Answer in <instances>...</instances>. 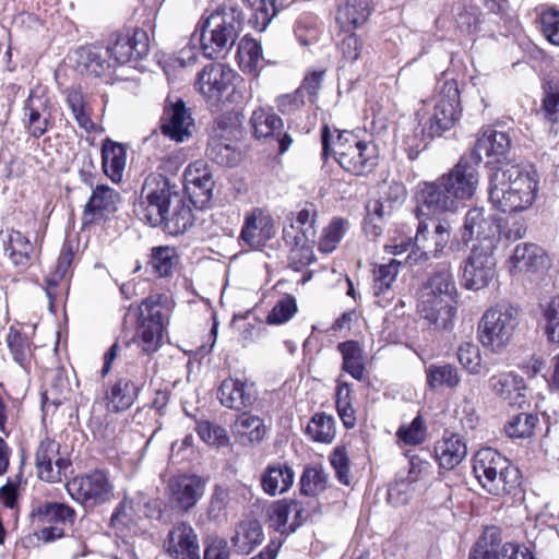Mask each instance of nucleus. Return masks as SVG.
<instances>
[{
  "instance_id": "nucleus-1",
  "label": "nucleus",
  "mask_w": 559,
  "mask_h": 559,
  "mask_svg": "<svg viewBox=\"0 0 559 559\" xmlns=\"http://www.w3.org/2000/svg\"><path fill=\"white\" fill-rule=\"evenodd\" d=\"M134 211L141 221L153 227L164 225L173 235L183 234L193 223L190 206L177 187L160 174L153 173L145 178Z\"/></svg>"
},
{
  "instance_id": "nucleus-2",
  "label": "nucleus",
  "mask_w": 559,
  "mask_h": 559,
  "mask_svg": "<svg viewBox=\"0 0 559 559\" xmlns=\"http://www.w3.org/2000/svg\"><path fill=\"white\" fill-rule=\"evenodd\" d=\"M536 173L519 164H506L490 177L489 200L502 212H521L532 206L537 191Z\"/></svg>"
},
{
  "instance_id": "nucleus-3",
  "label": "nucleus",
  "mask_w": 559,
  "mask_h": 559,
  "mask_svg": "<svg viewBox=\"0 0 559 559\" xmlns=\"http://www.w3.org/2000/svg\"><path fill=\"white\" fill-rule=\"evenodd\" d=\"M323 155L332 153L340 166L355 176L371 173L378 164L379 151L372 141H362L352 131L331 132L324 126L321 134Z\"/></svg>"
},
{
  "instance_id": "nucleus-4",
  "label": "nucleus",
  "mask_w": 559,
  "mask_h": 559,
  "mask_svg": "<svg viewBox=\"0 0 559 559\" xmlns=\"http://www.w3.org/2000/svg\"><path fill=\"white\" fill-rule=\"evenodd\" d=\"M242 11L231 1L225 2L199 23L201 50L209 59L228 55L240 31Z\"/></svg>"
},
{
  "instance_id": "nucleus-5",
  "label": "nucleus",
  "mask_w": 559,
  "mask_h": 559,
  "mask_svg": "<svg viewBox=\"0 0 559 559\" xmlns=\"http://www.w3.org/2000/svg\"><path fill=\"white\" fill-rule=\"evenodd\" d=\"M416 115L429 136H440L453 128L461 116L457 82L443 74L437 81L435 94L421 102Z\"/></svg>"
},
{
  "instance_id": "nucleus-6",
  "label": "nucleus",
  "mask_w": 559,
  "mask_h": 559,
  "mask_svg": "<svg viewBox=\"0 0 559 559\" xmlns=\"http://www.w3.org/2000/svg\"><path fill=\"white\" fill-rule=\"evenodd\" d=\"M456 286L450 267L436 271L423 286L418 311L437 328H447L454 316Z\"/></svg>"
},
{
  "instance_id": "nucleus-7",
  "label": "nucleus",
  "mask_w": 559,
  "mask_h": 559,
  "mask_svg": "<svg viewBox=\"0 0 559 559\" xmlns=\"http://www.w3.org/2000/svg\"><path fill=\"white\" fill-rule=\"evenodd\" d=\"M526 227L523 222L514 217L508 218L502 225V219L486 214L483 207H473L467 211L464 217L461 237L463 242L477 240L474 246L498 247L501 239L515 241L524 237Z\"/></svg>"
},
{
  "instance_id": "nucleus-8",
  "label": "nucleus",
  "mask_w": 559,
  "mask_h": 559,
  "mask_svg": "<svg viewBox=\"0 0 559 559\" xmlns=\"http://www.w3.org/2000/svg\"><path fill=\"white\" fill-rule=\"evenodd\" d=\"M473 472L481 487L493 496L511 495L521 484L520 471L492 448L476 452Z\"/></svg>"
},
{
  "instance_id": "nucleus-9",
  "label": "nucleus",
  "mask_w": 559,
  "mask_h": 559,
  "mask_svg": "<svg viewBox=\"0 0 559 559\" xmlns=\"http://www.w3.org/2000/svg\"><path fill=\"white\" fill-rule=\"evenodd\" d=\"M519 324V309L508 305H496L487 309L477 326V338L488 350L500 354L511 342Z\"/></svg>"
},
{
  "instance_id": "nucleus-10",
  "label": "nucleus",
  "mask_w": 559,
  "mask_h": 559,
  "mask_svg": "<svg viewBox=\"0 0 559 559\" xmlns=\"http://www.w3.org/2000/svg\"><path fill=\"white\" fill-rule=\"evenodd\" d=\"M496 249L497 247L487 243L472 247L460 266L464 288L477 292L489 286L497 273V260L493 254Z\"/></svg>"
},
{
  "instance_id": "nucleus-11",
  "label": "nucleus",
  "mask_w": 559,
  "mask_h": 559,
  "mask_svg": "<svg viewBox=\"0 0 559 559\" xmlns=\"http://www.w3.org/2000/svg\"><path fill=\"white\" fill-rule=\"evenodd\" d=\"M451 238V226L447 221H439L433 230L428 225L419 222L414 238L413 250L408 253L406 262L418 265L431 259L441 257Z\"/></svg>"
},
{
  "instance_id": "nucleus-12",
  "label": "nucleus",
  "mask_w": 559,
  "mask_h": 559,
  "mask_svg": "<svg viewBox=\"0 0 559 559\" xmlns=\"http://www.w3.org/2000/svg\"><path fill=\"white\" fill-rule=\"evenodd\" d=\"M139 311L134 342L142 353L151 355L158 350L163 342L165 322L162 307L154 298H146Z\"/></svg>"
},
{
  "instance_id": "nucleus-13",
  "label": "nucleus",
  "mask_w": 559,
  "mask_h": 559,
  "mask_svg": "<svg viewBox=\"0 0 559 559\" xmlns=\"http://www.w3.org/2000/svg\"><path fill=\"white\" fill-rule=\"evenodd\" d=\"M237 132L236 127L227 126L223 119L217 120L207 142L206 156L219 166H237L242 158Z\"/></svg>"
},
{
  "instance_id": "nucleus-14",
  "label": "nucleus",
  "mask_w": 559,
  "mask_h": 559,
  "mask_svg": "<svg viewBox=\"0 0 559 559\" xmlns=\"http://www.w3.org/2000/svg\"><path fill=\"white\" fill-rule=\"evenodd\" d=\"M35 465L40 479L48 483L61 481L71 465L70 452L57 441L46 438L36 450Z\"/></svg>"
},
{
  "instance_id": "nucleus-15",
  "label": "nucleus",
  "mask_w": 559,
  "mask_h": 559,
  "mask_svg": "<svg viewBox=\"0 0 559 559\" xmlns=\"http://www.w3.org/2000/svg\"><path fill=\"white\" fill-rule=\"evenodd\" d=\"M150 51L148 35L144 29H126L112 35L107 53L117 64L143 59Z\"/></svg>"
},
{
  "instance_id": "nucleus-16",
  "label": "nucleus",
  "mask_w": 559,
  "mask_h": 559,
  "mask_svg": "<svg viewBox=\"0 0 559 559\" xmlns=\"http://www.w3.org/2000/svg\"><path fill=\"white\" fill-rule=\"evenodd\" d=\"M50 98L45 88L36 86L31 90L23 105L22 123L29 136L39 139L50 127Z\"/></svg>"
},
{
  "instance_id": "nucleus-17",
  "label": "nucleus",
  "mask_w": 559,
  "mask_h": 559,
  "mask_svg": "<svg viewBox=\"0 0 559 559\" xmlns=\"http://www.w3.org/2000/svg\"><path fill=\"white\" fill-rule=\"evenodd\" d=\"M67 491L78 502L96 506L110 499L112 486L104 472L94 471L68 481Z\"/></svg>"
},
{
  "instance_id": "nucleus-18",
  "label": "nucleus",
  "mask_w": 559,
  "mask_h": 559,
  "mask_svg": "<svg viewBox=\"0 0 559 559\" xmlns=\"http://www.w3.org/2000/svg\"><path fill=\"white\" fill-rule=\"evenodd\" d=\"M417 199V211L426 215L455 213L461 207L441 177L432 182L420 183Z\"/></svg>"
},
{
  "instance_id": "nucleus-19",
  "label": "nucleus",
  "mask_w": 559,
  "mask_h": 559,
  "mask_svg": "<svg viewBox=\"0 0 559 559\" xmlns=\"http://www.w3.org/2000/svg\"><path fill=\"white\" fill-rule=\"evenodd\" d=\"M235 71L223 63H211L198 74L197 86L209 100L219 102L234 91Z\"/></svg>"
},
{
  "instance_id": "nucleus-20",
  "label": "nucleus",
  "mask_w": 559,
  "mask_h": 559,
  "mask_svg": "<svg viewBox=\"0 0 559 559\" xmlns=\"http://www.w3.org/2000/svg\"><path fill=\"white\" fill-rule=\"evenodd\" d=\"M164 549L170 559H201L198 535L186 522L176 524L169 531Z\"/></svg>"
},
{
  "instance_id": "nucleus-21",
  "label": "nucleus",
  "mask_w": 559,
  "mask_h": 559,
  "mask_svg": "<svg viewBox=\"0 0 559 559\" xmlns=\"http://www.w3.org/2000/svg\"><path fill=\"white\" fill-rule=\"evenodd\" d=\"M185 189L197 206H205L212 199L214 180L209 165L198 159L188 165L183 174Z\"/></svg>"
},
{
  "instance_id": "nucleus-22",
  "label": "nucleus",
  "mask_w": 559,
  "mask_h": 559,
  "mask_svg": "<svg viewBox=\"0 0 559 559\" xmlns=\"http://www.w3.org/2000/svg\"><path fill=\"white\" fill-rule=\"evenodd\" d=\"M441 178L461 205L475 194L479 182L476 166L465 158H461L459 163L448 174L442 175Z\"/></svg>"
},
{
  "instance_id": "nucleus-23",
  "label": "nucleus",
  "mask_w": 559,
  "mask_h": 559,
  "mask_svg": "<svg viewBox=\"0 0 559 559\" xmlns=\"http://www.w3.org/2000/svg\"><path fill=\"white\" fill-rule=\"evenodd\" d=\"M275 233L272 216L261 209H253L245 216L239 239L251 249H260Z\"/></svg>"
},
{
  "instance_id": "nucleus-24",
  "label": "nucleus",
  "mask_w": 559,
  "mask_h": 559,
  "mask_svg": "<svg viewBox=\"0 0 559 559\" xmlns=\"http://www.w3.org/2000/svg\"><path fill=\"white\" fill-rule=\"evenodd\" d=\"M193 118L183 100L177 99L165 107L160 124L164 135L176 142H183L191 136Z\"/></svg>"
},
{
  "instance_id": "nucleus-25",
  "label": "nucleus",
  "mask_w": 559,
  "mask_h": 559,
  "mask_svg": "<svg viewBox=\"0 0 559 559\" xmlns=\"http://www.w3.org/2000/svg\"><path fill=\"white\" fill-rule=\"evenodd\" d=\"M204 489L205 481L195 475L175 476L168 483L170 501L185 511L197 504Z\"/></svg>"
},
{
  "instance_id": "nucleus-26",
  "label": "nucleus",
  "mask_w": 559,
  "mask_h": 559,
  "mask_svg": "<svg viewBox=\"0 0 559 559\" xmlns=\"http://www.w3.org/2000/svg\"><path fill=\"white\" fill-rule=\"evenodd\" d=\"M120 201L119 193L105 185L97 186L83 211V224L88 225L117 211Z\"/></svg>"
},
{
  "instance_id": "nucleus-27",
  "label": "nucleus",
  "mask_w": 559,
  "mask_h": 559,
  "mask_svg": "<svg viewBox=\"0 0 559 559\" xmlns=\"http://www.w3.org/2000/svg\"><path fill=\"white\" fill-rule=\"evenodd\" d=\"M217 397L223 406L240 411L255 401V392L246 381L228 378L221 383Z\"/></svg>"
},
{
  "instance_id": "nucleus-28",
  "label": "nucleus",
  "mask_w": 559,
  "mask_h": 559,
  "mask_svg": "<svg viewBox=\"0 0 559 559\" xmlns=\"http://www.w3.org/2000/svg\"><path fill=\"white\" fill-rule=\"evenodd\" d=\"M402 261L392 259L386 264L378 265L373 271L372 290L376 304L381 308H386L394 298L393 284L400 272Z\"/></svg>"
},
{
  "instance_id": "nucleus-29",
  "label": "nucleus",
  "mask_w": 559,
  "mask_h": 559,
  "mask_svg": "<svg viewBox=\"0 0 559 559\" xmlns=\"http://www.w3.org/2000/svg\"><path fill=\"white\" fill-rule=\"evenodd\" d=\"M302 509L297 501H276L269 509L271 526L281 534H289L300 526Z\"/></svg>"
},
{
  "instance_id": "nucleus-30",
  "label": "nucleus",
  "mask_w": 559,
  "mask_h": 559,
  "mask_svg": "<svg viewBox=\"0 0 559 559\" xmlns=\"http://www.w3.org/2000/svg\"><path fill=\"white\" fill-rule=\"evenodd\" d=\"M488 385L495 395L507 401L510 405L522 403L525 382L518 373L506 371L493 374L489 378Z\"/></svg>"
},
{
  "instance_id": "nucleus-31",
  "label": "nucleus",
  "mask_w": 559,
  "mask_h": 559,
  "mask_svg": "<svg viewBox=\"0 0 559 559\" xmlns=\"http://www.w3.org/2000/svg\"><path fill=\"white\" fill-rule=\"evenodd\" d=\"M511 146V140L504 132L488 130L477 140L472 152V158L476 164L483 160L484 155L497 162L506 157Z\"/></svg>"
},
{
  "instance_id": "nucleus-32",
  "label": "nucleus",
  "mask_w": 559,
  "mask_h": 559,
  "mask_svg": "<svg viewBox=\"0 0 559 559\" xmlns=\"http://www.w3.org/2000/svg\"><path fill=\"white\" fill-rule=\"evenodd\" d=\"M466 454V443L456 433L445 432L435 445V456L440 467L445 469H453L465 459Z\"/></svg>"
},
{
  "instance_id": "nucleus-33",
  "label": "nucleus",
  "mask_w": 559,
  "mask_h": 559,
  "mask_svg": "<svg viewBox=\"0 0 559 559\" xmlns=\"http://www.w3.org/2000/svg\"><path fill=\"white\" fill-rule=\"evenodd\" d=\"M294 471L287 464H270L261 476L263 490L270 496L287 491L294 483Z\"/></svg>"
},
{
  "instance_id": "nucleus-34",
  "label": "nucleus",
  "mask_w": 559,
  "mask_h": 559,
  "mask_svg": "<svg viewBox=\"0 0 559 559\" xmlns=\"http://www.w3.org/2000/svg\"><path fill=\"white\" fill-rule=\"evenodd\" d=\"M139 394V388L129 379H119L106 392L107 409L112 413L130 408Z\"/></svg>"
},
{
  "instance_id": "nucleus-35",
  "label": "nucleus",
  "mask_w": 559,
  "mask_h": 559,
  "mask_svg": "<svg viewBox=\"0 0 559 559\" xmlns=\"http://www.w3.org/2000/svg\"><path fill=\"white\" fill-rule=\"evenodd\" d=\"M452 21L460 33L471 35L479 32L483 13L475 3L462 0L452 7Z\"/></svg>"
},
{
  "instance_id": "nucleus-36",
  "label": "nucleus",
  "mask_w": 559,
  "mask_h": 559,
  "mask_svg": "<svg viewBox=\"0 0 559 559\" xmlns=\"http://www.w3.org/2000/svg\"><path fill=\"white\" fill-rule=\"evenodd\" d=\"M102 162L104 173L114 182H119L123 177L127 163L126 147L111 140H106L102 147Z\"/></svg>"
},
{
  "instance_id": "nucleus-37",
  "label": "nucleus",
  "mask_w": 559,
  "mask_h": 559,
  "mask_svg": "<svg viewBox=\"0 0 559 559\" xmlns=\"http://www.w3.org/2000/svg\"><path fill=\"white\" fill-rule=\"evenodd\" d=\"M3 246L5 254L15 266L26 267L31 263L34 247L21 231L8 229Z\"/></svg>"
},
{
  "instance_id": "nucleus-38",
  "label": "nucleus",
  "mask_w": 559,
  "mask_h": 559,
  "mask_svg": "<svg viewBox=\"0 0 559 559\" xmlns=\"http://www.w3.org/2000/svg\"><path fill=\"white\" fill-rule=\"evenodd\" d=\"M263 532L257 520L241 522L231 537V544L239 554L248 555L262 543Z\"/></svg>"
},
{
  "instance_id": "nucleus-39",
  "label": "nucleus",
  "mask_w": 559,
  "mask_h": 559,
  "mask_svg": "<svg viewBox=\"0 0 559 559\" xmlns=\"http://www.w3.org/2000/svg\"><path fill=\"white\" fill-rule=\"evenodd\" d=\"M511 262L520 272L536 271L545 265L546 257L540 247L534 243H522L515 247Z\"/></svg>"
},
{
  "instance_id": "nucleus-40",
  "label": "nucleus",
  "mask_w": 559,
  "mask_h": 559,
  "mask_svg": "<svg viewBox=\"0 0 559 559\" xmlns=\"http://www.w3.org/2000/svg\"><path fill=\"white\" fill-rule=\"evenodd\" d=\"M501 535L495 527H486L469 552L468 559H501Z\"/></svg>"
},
{
  "instance_id": "nucleus-41",
  "label": "nucleus",
  "mask_w": 559,
  "mask_h": 559,
  "mask_svg": "<svg viewBox=\"0 0 559 559\" xmlns=\"http://www.w3.org/2000/svg\"><path fill=\"white\" fill-rule=\"evenodd\" d=\"M316 211L311 209H304L290 218V225L284 228V239H316Z\"/></svg>"
},
{
  "instance_id": "nucleus-42",
  "label": "nucleus",
  "mask_w": 559,
  "mask_h": 559,
  "mask_svg": "<svg viewBox=\"0 0 559 559\" xmlns=\"http://www.w3.org/2000/svg\"><path fill=\"white\" fill-rule=\"evenodd\" d=\"M370 15V0H347L336 14V21L342 27H359Z\"/></svg>"
},
{
  "instance_id": "nucleus-43",
  "label": "nucleus",
  "mask_w": 559,
  "mask_h": 559,
  "mask_svg": "<svg viewBox=\"0 0 559 559\" xmlns=\"http://www.w3.org/2000/svg\"><path fill=\"white\" fill-rule=\"evenodd\" d=\"M75 63L80 72L95 76H102L111 67V63L104 59L95 47L79 48L75 51Z\"/></svg>"
},
{
  "instance_id": "nucleus-44",
  "label": "nucleus",
  "mask_w": 559,
  "mask_h": 559,
  "mask_svg": "<svg viewBox=\"0 0 559 559\" xmlns=\"http://www.w3.org/2000/svg\"><path fill=\"white\" fill-rule=\"evenodd\" d=\"M265 431L263 420L249 413H242L234 424V432L241 439L242 443H246V440L250 443L262 441Z\"/></svg>"
},
{
  "instance_id": "nucleus-45",
  "label": "nucleus",
  "mask_w": 559,
  "mask_h": 559,
  "mask_svg": "<svg viewBox=\"0 0 559 559\" xmlns=\"http://www.w3.org/2000/svg\"><path fill=\"white\" fill-rule=\"evenodd\" d=\"M343 357V370L348 372L354 379L362 380L365 366L362 362V349L355 341H346L337 346Z\"/></svg>"
},
{
  "instance_id": "nucleus-46",
  "label": "nucleus",
  "mask_w": 559,
  "mask_h": 559,
  "mask_svg": "<svg viewBox=\"0 0 559 559\" xmlns=\"http://www.w3.org/2000/svg\"><path fill=\"white\" fill-rule=\"evenodd\" d=\"M237 56L239 67L243 72L249 74L258 72L262 60V48L255 39L243 37L239 41Z\"/></svg>"
},
{
  "instance_id": "nucleus-47",
  "label": "nucleus",
  "mask_w": 559,
  "mask_h": 559,
  "mask_svg": "<svg viewBox=\"0 0 559 559\" xmlns=\"http://www.w3.org/2000/svg\"><path fill=\"white\" fill-rule=\"evenodd\" d=\"M426 377L427 384L432 390L442 386L453 389L456 388L461 381L456 367L450 364L430 365L426 369Z\"/></svg>"
},
{
  "instance_id": "nucleus-48",
  "label": "nucleus",
  "mask_w": 559,
  "mask_h": 559,
  "mask_svg": "<svg viewBox=\"0 0 559 559\" xmlns=\"http://www.w3.org/2000/svg\"><path fill=\"white\" fill-rule=\"evenodd\" d=\"M67 104L71 109L78 124L85 131H92L95 124L91 118L90 107L84 94L78 88H70L67 92Z\"/></svg>"
},
{
  "instance_id": "nucleus-49",
  "label": "nucleus",
  "mask_w": 559,
  "mask_h": 559,
  "mask_svg": "<svg viewBox=\"0 0 559 559\" xmlns=\"http://www.w3.org/2000/svg\"><path fill=\"white\" fill-rule=\"evenodd\" d=\"M290 246L289 263L295 270H300L309 265L314 260L313 243L314 239L304 237L296 239H284Z\"/></svg>"
},
{
  "instance_id": "nucleus-50",
  "label": "nucleus",
  "mask_w": 559,
  "mask_h": 559,
  "mask_svg": "<svg viewBox=\"0 0 559 559\" xmlns=\"http://www.w3.org/2000/svg\"><path fill=\"white\" fill-rule=\"evenodd\" d=\"M539 418L536 414L520 413L506 424V435L511 439H525L533 436Z\"/></svg>"
},
{
  "instance_id": "nucleus-51",
  "label": "nucleus",
  "mask_w": 559,
  "mask_h": 559,
  "mask_svg": "<svg viewBox=\"0 0 559 559\" xmlns=\"http://www.w3.org/2000/svg\"><path fill=\"white\" fill-rule=\"evenodd\" d=\"M343 59L347 62L365 60L371 52V46L359 35L349 34L338 45Z\"/></svg>"
},
{
  "instance_id": "nucleus-52",
  "label": "nucleus",
  "mask_w": 559,
  "mask_h": 559,
  "mask_svg": "<svg viewBox=\"0 0 559 559\" xmlns=\"http://www.w3.org/2000/svg\"><path fill=\"white\" fill-rule=\"evenodd\" d=\"M306 433L317 442L330 443L334 439V420L325 414H316L306 427Z\"/></svg>"
},
{
  "instance_id": "nucleus-53",
  "label": "nucleus",
  "mask_w": 559,
  "mask_h": 559,
  "mask_svg": "<svg viewBox=\"0 0 559 559\" xmlns=\"http://www.w3.org/2000/svg\"><path fill=\"white\" fill-rule=\"evenodd\" d=\"M7 344L14 361L25 368L32 357V344L29 338L21 334L17 330L10 328Z\"/></svg>"
},
{
  "instance_id": "nucleus-54",
  "label": "nucleus",
  "mask_w": 559,
  "mask_h": 559,
  "mask_svg": "<svg viewBox=\"0 0 559 559\" xmlns=\"http://www.w3.org/2000/svg\"><path fill=\"white\" fill-rule=\"evenodd\" d=\"M251 124L257 138H267L282 128L283 120L275 114L257 109L251 116Z\"/></svg>"
},
{
  "instance_id": "nucleus-55",
  "label": "nucleus",
  "mask_w": 559,
  "mask_h": 559,
  "mask_svg": "<svg viewBox=\"0 0 559 559\" xmlns=\"http://www.w3.org/2000/svg\"><path fill=\"white\" fill-rule=\"evenodd\" d=\"M328 484V475L319 466L305 468L300 479V490L306 496H317L324 491Z\"/></svg>"
},
{
  "instance_id": "nucleus-56",
  "label": "nucleus",
  "mask_w": 559,
  "mask_h": 559,
  "mask_svg": "<svg viewBox=\"0 0 559 559\" xmlns=\"http://www.w3.org/2000/svg\"><path fill=\"white\" fill-rule=\"evenodd\" d=\"M336 409L344 426L347 428H353L356 424V416L355 409L350 402V388L347 382H337Z\"/></svg>"
},
{
  "instance_id": "nucleus-57",
  "label": "nucleus",
  "mask_w": 559,
  "mask_h": 559,
  "mask_svg": "<svg viewBox=\"0 0 559 559\" xmlns=\"http://www.w3.org/2000/svg\"><path fill=\"white\" fill-rule=\"evenodd\" d=\"M540 308L546 321L545 332L548 341L559 344V296L542 302Z\"/></svg>"
},
{
  "instance_id": "nucleus-58",
  "label": "nucleus",
  "mask_w": 559,
  "mask_h": 559,
  "mask_svg": "<svg viewBox=\"0 0 559 559\" xmlns=\"http://www.w3.org/2000/svg\"><path fill=\"white\" fill-rule=\"evenodd\" d=\"M177 260L175 248L157 247L152 250L150 265L158 276L163 277L170 274Z\"/></svg>"
},
{
  "instance_id": "nucleus-59",
  "label": "nucleus",
  "mask_w": 559,
  "mask_h": 559,
  "mask_svg": "<svg viewBox=\"0 0 559 559\" xmlns=\"http://www.w3.org/2000/svg\"><path fill=\"white\" fill-rule=\"evenodd\" d=\"M539 20L543 35L549 43L559 46V9L554 5L542 7Z\"/></svg>"
},
{
  "instance_id": "nucleus-60",
  "label": "nucleus",
  "mask_w": 559,
  "mask_h": 559,
  "mask_svg": "<svg viewBox=\"0 0 559 559\" xmlns=\"http://www.w3.org/2000/svg\"><path fill=\"white\" fill-rule=\"evenodd\" d=\"M457 359L461 366L471 374L481 371V353L479 347L471 342L463 343L457 348Z\"/></svg>"
},
{
  "instance_id": "nucleus-61",
  "label": "nucleus",
  "mask_w": 559,
  "mask_h": 559,
  "mask_svg": "<svg viewBox=\"0 0 559 559\" xmlns=\"http://www.w3.org/2000/svg\"><path fill=\"white\" fill-rule=\"evenodd\" d=\"M297 312V302L290 295L283 296L266 317L269 324H283L289 321Z\"/></svg>"
},
{
  "instance_id": "nucleus-62",
  "label": "nucleus",
  "mask_w": 559,
  "mask_h": 559,
  "mask_svg": "<svg viewBox=\"0 0 559 559\" xmlns=\"http://www.w3.org/2000/svg\"><path fill=\"white\" fill-rule=\"evenodd\" d=\"M345 231V221L334 218L328 227L323 229V234L319 241V250L324 253L332 252L343 238Z\"/></svg>"
},
{
  "instance_id": "nucleus-63",
  "label": "nucleus",
  "mask_w": 559,
  "mask_h": 559,
  "mask_svg": "<svg viewBox=\"0 0 559 559\" xmlns=\"http://www.w3.org/2000/svg\"><path fill=\"white\" fill-rule=\"evenodd\" d=\"M39 516L47 523H67L74 519V510L64 503H46L39 509Z\"/></svg>"
},
{
  "instance_id": "nucleus-64",
  "label": "nucleus",
  "mask_w": 559,
  "mask_h": 559,
  "mask_svg": "<svg viewBox=\"0 0 559 559\" xmlns=\"http://www.w3.org/2000/svg\"><path fill=\"white\" fill-rule=\"evenodd\" d=\"M396 437L405 444L417 445L423 443L426 438V426L421 416H416L407 426H401Z\"/></svg>"
}]
</instances>
